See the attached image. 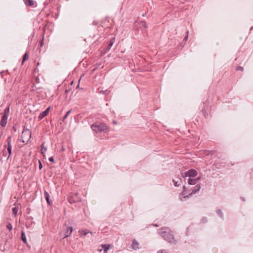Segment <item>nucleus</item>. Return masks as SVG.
I'll use <instances>...</instances> for the list:
<instances>
[{
	"instance_id": "obj_8",
	"label": "nucleus",
	"mask_w": 253,
	"mask_h": 253,
	"mask_svg": "<svg viewBox=\"0 0 253 253\" xmlns=\"http://www.w3.org/2000/svg\"><path fill=\"white\" fill-rule=\"evenodd\" d=\"M200 188H201V186H200V185H196L194 187V188L192 190V192L190 193H189V195L186 196V197H189L190 196H192V195L195 194L197 192H198V191H200ZM184 197H186L185 196Z\"/></svg>"
},
{
	"instance_id": "obj_4",
	"label": "nucleus",
	"mask_w": 253,
	"mask_h": 253,
	"mask_svg": "<svg viewBox=\"0 0 253 253\" xmlns=\"http://www.w3.org/2000/svg\"><path fill=\"white\" fill-rule=\"evenodd\" d=\"M198 172L196 170L194 169H191L188 171L185 172L183 175V177H194L196 176Z\"/></svg>"
},
{
	"instance_id": "obj_30",
	"label": "nucleus",
	"mask_w": 253,
	"mask_h": 253,
	"mask_svg": "<svg viewBox=\"0 0 253 253\" xmlns=\"http://www.w3.org/2000/svg\"><path fill=\"white\" fill-rule=\"evenodd\" d=\"M173 182L174 183L175 186H178L179 185L177 184V182H175L174 180H173Z\"/></svg>"
},
{
	"instance_id": "obj_6",
	"label": "nucleus",
	"mask_w": 253,
	"mask_h": 253,
	"mask_svg": "<svg viewBox=\"0 0 253 253\" xmlns=\"http://www.w3.org/2000/svg\"><path fill=\"white\" fill-rule=\"evenodd\" d=\"M135 26H137L142 30H145L147 28V23L144 21L136 22Z\"/></svg>"
},
{
	"instance_id": "obj_18",
	"label": "nucleus",
	"mask_w": 253,
	"mask_h": 253,
	"mask_svg": "<svg viewBox=\"0 0 253 253\" xmlns=\"http://www.w3.org/2000/svg\"><path fill=\"white\" fill-rule=\"evenodd\" d=\"M88 233H89V231L87 230H81L79 231L80 234L82 236H85Z\"/></svg>"
},
{
	"instance_id": "obj_10",
	"label": "nucleus",
	"mask_w": 253,
	"mask_h": 253,
	"mask_svg": "<svg viewBox=\"0 0 253 253\" xmlns=\"http://www.w3.org/2000/svg\"><path fill=\"white\" fill-rule=\"evenodd\" d=\"M50 107H48L44 111L41 113L39 116V119L40 120L42 119L43 118L47 116L49 113Z\"/></svg>"
},
{
	"instance_id": "obj_21",
	"label": "nucleus",
	"mask_w": 253,
	"mask_h": 253,
	"mask_svg": "<svg viewBox=\"0 0 253 253\" xmlns=\"http://www.w3.org/2000/svg\"><path fill=\"white\" fill-rule=\"evenodd\" d=\"M71 110H70L67 112L66 114L63 117V122H64V120L67 118L68 116L71 113Z\"/></svg>"
},
{
	"instance_id": "obj_26",
	"label": "nucleus",
	"mask_w": 253,
	"mask_h": 253,
	"mask_svg": "<svg viewBox=\"0 0 253 253\" xmlns=\"http://www.w3.org/2000/svg\"><path fill=\"white\" fill-rule=\"evenodd\" d=\"M188 38V31L186 32V35L184 38V41H187Z\"/></svg>"
},
{
	"instance_id": "obj_9",
	"label": "nucleus",
	"mask_w": 253,
	"mask_h": 253,
	"mask_svg": "<svg viewBox=\"0 0 253 253\" xmlns=\"http://www.w3.org/2000/svg\"><path fill=\"white\" fill-rule=\"evenodd\" d=\"M11 149H12V146L11 145V137L9 136L8 137V146H7V151L8 152V155L7 156L8 158L10 157V154L11 153Z\"/></svg>"
},
{
	"instance_id": "obj_14",
	"label": "nucleus",
	"mask_w": 253,
	"mask_h": 253,
	"mask_svg": "<svg viewBox=\"0 0 253 253\" xmlns=\"http://www.w3.org/2000/svg\"><path fill=\"white\" fill-rule=\"evenodd\" d=\"M131 246L133 249L137 250V249H139V244L136 241L134 240L131 245Z\"/></svg>"
},
{
	"instance_id": "obj_32",
	"label": "nucleus",
	"mask_w": 253,
	"mask_h": 253,
	"mask_svg": "<svg viewBox=\"0 0 253 253\" xmlns=\"http://www.w3.org/2000/svg\"><path fill=\"white\" fill-rule=\"evenodd\" d=\"M113 123H114V124H117V123H116V121H113Z\"/></svg>"
},
{
	"instance_id": "obj_1",
	"label": "nucleus",
	"mask_w": 253,
	"mask_h": 253,
	"mask_svg": "<svg viewBox=\"0 0 253 253\" xmlns=\"http://www.w3.org/2000/svg\"><path fill=\"white\" fill-rule=\"evenodd\" d=\"M159 234L168 242L175 244L176 241L175 240L172 232L169 228H162L159 230Z\"/></svg>"
},
{
	"instance_id": "obj_25",
	"label": "nucleus",
	"mask_w": 253,
	"mask_h": 253,
	"mask_svg": "<svg viewBox=\"0 0 253 253\" xmlns=\"http://www.w3.org/2000/svg\"><path fill=\"white\" fill-rule=\"evenodd\" d=\"M236 70L237 71H243V68L241 66H238L237 68H236Z\"/></svg>"
},
{
	"instance_id": "obj_15",
	"label": "nucleus",
	"mask_w": 253,
	"mask_h": 253,
	"mask_svg": "<svg viewBox=\"0 0 253 253\" xmlns=\"http://www.w3.org/2000/svg\"><path fill=\"white\" fill-rule=\"evenodd\" d=\"M44 195L48 204L50 205V202L49 201V195L48 192L47 191H44Z\"/></svg>"
},
{
	"instance_id": "obj_7",
	"label": "nucleus",
	"mask_w": 253,
	"mask_h": 253,
	"mask_svg": "<svg viewBox=\"0 0 253 253\" xmlns=\"http://www.w3.org/2000/svg\"><path fill=\"white\" fill-rule=\"evenodd\" d=\"M109 248L110 245H103L98 248V251L100 253H106Z\"/></svg>"
},
{
	"instance_id": "obj_20",
	"label": "nucleus",
	"mask_w": 253,
	"mask_h": 253,
	"mask_svg": "<svg viewBox=\"0 0 253 253\" xmlns=\"http://www.w3.org/2000/svg\"><path fill=\"white\" fill-rule=\"evenodd\" d=\"M18 211V208L17 207H14L12 209V212L15 216L16 215Z\"/></svg>"
},
{
	"instance_id": "obj_27",
	"label": "nucleus",
	"mask_w": 253,
	"mask_h": 253,
	"mask_svg": "<svg viewBox=\"0 0 253 253\" xmlns=\"http://www.w3.org/2000/svg\"><path fill=\"white\" fill-rule=\"evenodd\" d=\"M217 213L219 215V216H222V211L220 210H218L217 211Z\"/></svg>"
},
{
	"instance_id": "obj_2",
	"label": "nucleus",
	"mask_w": 253,
	"mask_h": 253,
	"mask_svg": "<svg viewBox=\"0 0 253 253\" xmlns=\"http://www.w3.org/2000/svg\"><path fill=\"white\" fill-rule=\"evenodd\" d=\"M91 127L96 132H101L109 130V127L105 124L99 122L94 123L91 125Z\"/></svg>"
},
{
	"instance_id": "obj_23",
	"label": "nucleus",
	"mask_w": 253,
	"mask_h": 253,
	"mask_svg": "<svg viewBox=\"0 0 253 253\" xmlns=\"http://www.w3.org/2000/svg\"><path fill=\"white\" fill-rule=\"evenodd\" d=\"M6 227L9 231H11L12 229V226L10 223H7Z\"/></svg>"
},
{
	"instance_id": "obj_13",
	"label": "nucleus",
	"mask_w": 253,
	"mask_h": 253,
	"mask_svg": "<svg viewBox=\"0 0 253 253\" xmlns=\"http://www.w3.org/2000/svg\"><path fill=\"white\" fill-rule=\"evenodd\" d=\"M73 231V229L71 227H69L67 228V230L65 233L64 238H66L71 235Z\"/></svg>"
},
{
	"instance_id": "obj_22",
	"label": "nucleus",
	"mask_w": 253,
	"mask_h": 253,
	"mask_svg": "<svg viewBox=\"0 0 253 253\" xmlns=\"http://www.w3.org/2000/svg\"><path fill=\"white\" fill-rule=\"evenodd\" d=\"M28 59V54L27 53H26L24 55V57H23V62H24L25 61H26V60H27Z\"/></svg>"
},
{
	"instance_id": "obj_29",
	"label": "nucleus",
	"mask_w": 253,
	"mask_h": 253,
	"mask_svg": "<svg viewBox=\"0 0 253 253\" xmlns=\"http://www.w3.org/2000/svg\"><path fill=\"white\" fill-rule=\"evenodd\" d=\"M39 169H42V164L41 162L40 161H39Z\"/></svg>"
},
{
	"instance_id": "obj_11",
	"label": "nucleus",
	"mask_w": 253,
	"mask_h": 253,
	"mask_svg": "<svg viewBox=\"0 0 253 253\" xmlns=\"http://www.w3.org/2000/svg\"><path fill=\"white\" fill-rule=\"evenodd\" d=\"M200 179V177H198L196 178H190L188 180V183L189 185H195L197 183V182Z\"/></svg>"
},
{
	"instance_id": "obj_12",
	"label": "nucleus",
	"mask_w": 253,
	"mask_h": 253,
	"mask_svg": "<svg viewBox=\"0 0 253 253\" xmlns=\"http://www.w3.org/2000/svg\"><path fill=\"white\" fill-rule=\"evenodd\" d=\"M8 116L6 115H3L0 121V124L2 126H4L7 124Z\"/></svg>"
},
{
	"instance_id": "obj_16",
	"label": "nucleus",
	"mask_w": 253,
	"mask_h": 253,
	"mask_svg": "<svg viewBox=\"0 0 253 253\" xmlns=\"http://www.w3.org/2000/svg\"><path fill=\"white\" fill-rule=\"evenodd\" d=\"M25 4L28 6H32L34 4V1L32 0H24Z\"/></svg>"
},
{
	"instance_id": "obj_28",
	"label": "nucleus",
	"mask_w": 253,
	"mask_h": 253,
	"mask_svg": "<svg viewBox=\"0 0 253 253\" xmlns=\"http://www.w3.org/2000/svg\"><path fill=\"white\" fill-rule=\"evenodd\" d=\"M49 161L52 163L54 162V159L53 157H51L49 158Z\"/></svg>"
},
{
	"instance_id": "obj_31",
	"label": "nucleus",
	"mask_w": 253,
	"mask_h": 253,
	"mask_svg": "<svg viewBox=\"0 0 253 253\" xmlns=\"http://www.w3.org/2000/svg\"><path fill=\"white\" fill-rule=\"evenodd\" d=\"M42 44H43V42H41V46H42Z\"/></svg>"
},
{
	"instance_id": "obj_3",
	"label": "nucleus",
	"mask_w": 253,
	"mask_h": 253,
	"mask_svg": "<svg viewBox=\"0 0 253 253\" xmlns=\"http://www.w3.org/2000/svg\"><path fill=\"white\" fill-rule=\"evenodd\" d=\"M21 137L23 143L28 142L31 137V131L28 129H24L22 133Z\"/></svg>"
},
{
	"instance_id": "obj_17",
	"label": "nucleus",
	"mask_w": 253,
	"mask_h": 253,
	"mask_svg": "<svg viewBox=\"0 0 253 253\" xmlns=\"http://www.w3.org/2000/svg\"><path fill=\"white\" fill-rule=\"evenodd\" d=\"M44 143H43L42 145V148L41 151L42 154L43 155V157H45V154L47 151V148L44 146Z\"/></svg>"
},
{
	"instance_id": "obj_24",
	"label": "nucleus",
	"mask_w": 253,
	"mask_h": 253,
	"mask_svg": "<svg viewBox=\"0 0 253 253\" xmlns=\"http://www.w3.org/2000/svg\"><path fill=\"white\" fill-rule=\"evenodd\" d=\"M9 108L8 107L7 108L5 111H4V114L3 115H6L7 116H8V113H9Z\"/></svg>"
},
{
	"instance_id": "obj_5",
	"label": "nucleus",
	"mask_w": 253,
	"mask_h": 253,
	"mask_svg": "<svg viewBox=\"0 0 253 253\" xmlns=\"http://www.w3.org/2000/svg\"><path fill=\"white\" fill-rule=\"evenodd\" d=\"M80 200V198L77 193L70 195L68 198V201L71 204L78 202Z\"/></svg>"
},
{
	"instance_id": "obj_19",
	"label": "nucleus",
	"mask_w": 253,
	"mask_h": 253,
	"mask_svg": "<svg viewBox=\"0 0 253 253\" xmlns=\"http://www.w3.org/2000/svg\"><path fill=\"white\" fill-rule=\"evenodd\" d=\"M21 239H22V240L23 241V242H24L25 243H27L26 237L24 232H22Z\"/></svg>"
},
{
	"instance_id": "obj_33",
	"label": "nucleus",
	"mask_w": 253,
	"mask_h": 253,
	"mask_svg": "<svg viewBox=\"0 0 253 253\" xmlns=\"http://www.w3.org/2000/svg\"><path fill=\"white\" fill-rule=\"evenodd\" d=\"M3 155H4L5 157H6V154H4V153H3Z\"/></svg>"
}]
</instances>
